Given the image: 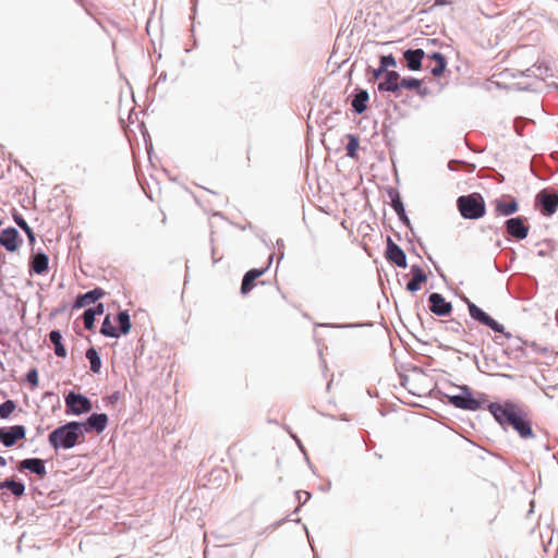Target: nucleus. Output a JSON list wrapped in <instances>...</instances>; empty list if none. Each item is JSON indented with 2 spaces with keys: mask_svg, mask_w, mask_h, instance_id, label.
<instances>
[{
  "mask_svg": "<svg viewBox=\"0 0 558 558\" xmlns=\"http://www.w3.org/2000/svg\"><path fill=\"white\" fill-rule=\"evenodd\" d=\"M211 257H213L214 264H216V263H218L220 260V258L216 257V251H215L214 247L211 248Z\"/></svg>",
  "mask_w": 558,
  "mask_h": 558,
  "instance_id": "obj_50",
  "label": "nucleus"
},
{
  "mask_svg": "<svg viewBox=\"0 0 558 558\" xmlns=\"http://www.w3.org/2000/svg\"><path fill=\"white\" fill-rule=\"evenodd\" d=\"M388 197L390 199V205L396 211L399 220L401 223H403L407 228L410 229L412 235H414V229L412 227V223L407 215L405 207L403 204V201L401 198V195L399 191L395 187H389L387 190Z\"/></svg>",
  "mask_w": 558,
  "mask_h": 558,
  "instance_id": "obj_12",
  "label": "nucleus"
},
{
  "mask_svg": "<svg viewBox=\"0 0 558 558\" xmlns=\"http://www.w3.org/2000/svg\"><path fill=\"white\" fill-rule=\"evenodd\" d=\"M340 418H341L342 421H349V417L347 416V414H342V415L340 416Z\"/></svg>",
  "mask_w": 558,
  "mask_h": 558,
  "instance_id": "obj_57",
  "label": "nucleus"
},
{
  "mask_svg": "<svg viewBox=\"0 0 558 558\" xmlns=\"http://www.w3.org/2000/svg\"><path fill=\"white\" fill-rule=\"evenodd\" d=\"M460 392L449 396V403L457 409L465 411H477L486 408L489 403L487 395L484 392H474L468 385L460 387Z\"/></svg>",
  "mask_w": 558,
  "mask_h": 558,
  "instance_id": "obj_3",
  "label": "nucleus"
},
{
  "mask_svg": "<svg viewBox=\"0 0 558 558\" xmlns=\"http://www.w3.org/2000/svg\"><path fill=\"white\" fill-rule=\"evenodd\" d=\"M279 270V257H277L276 265H275V272L277 274Z\"/></svg>",
  "mask_w": 558,
  "mask_h": 558,
  "instance_id": "obj_55",
  "label": "nucleus"
},
{
  "mask_svg": "<svg viewBox=\"0 0 558 558\" xmlns=\"http://www.w3.org/2000/svg\"><path fill=\"white\" fill-rule=\"evenodd\" d=\"M118 398H119V393H118V392L112 393V395L109 397V401H110V403L116 402V401L118 400Z\"/></svg>",
  "mask_w": 558,
  "mask_h": 558,
  "instance_id": "obj_49",
  "label": "nucleus"
},
{
  "mask_svg": "<svg viewBox=\"0 0 558 558\" xmlns=\"http://www.w3.org/2000/svg\"><path fill=\"white\" fill-rule=\"evenodd\" d=\"M345 156L349 158H357V149L360 147V137L357 134L349 133L345 135Z\"/></svg>",
  "mask_w": 558,
  "mask_h": 558,
  "instance_id": "obj_30",
  "label": "nucleus"
},
{
  "mask_svg": "<svg viewBox=\"0 0 558 558\" xmlns=\"http://www.w3.org/2000/svg\"><path fill=\"white\" fill-rule=\"evenodd\" d=\"M425 58L436 62V65L430 69V73L435 77H440L447 70V58L445 54L438 51L426 53Z\"/></svg>",
  "mask_w": 558,
  "mask_h": 558,
  "instance_id": "obj_24",
  "label": "nucleus"
},
{
  "mask_svg": "<svg viewBox=\"0 0 558 558\" xmlns=\"http://www.w3.org/2000/svg\"><path fill=\"white\" fill-rule=\"evenodd\" d=\"M436 3L437 4H442V3H446V1L445 0H436Z\"/></svg>",
  "mask_w": 558,
  "mask_h": 558,
  "instance_id": "obj_58",
  "label": "nucleus"
},
{
  "mask_svg": "<svg viewBox=\"0 0 558 558\" xmlns=\"http://www.w3.org/2000/svg\"><path fill=\"white\" fill-rule=\"evenodd\" d=\"M331 385H332V378L329 379V381L327 383V390H329L331 388Z\"/></svg>",
  "mask_w": 558,
  "mask_h": 558,
  "instance_id": "obj_56",
  "label": "nucleus"
},
{
  "mask_svg": "<svg viewBox=\"0 0 558 558\" xmlns=\"http://www.w3.org/2000/svg\"><path fill=\"white\" fill-rule=\"evenodd\" d=\"M304 530L306 531L307 537L310 538V534H308V531H307V526H304Z\"/></svg>",
  "mask_w": 558,
  "mask_h": 558,
  "instance_id": "obj_59",
  "label": "nucleus"
},
{
  "mask_svg": "<svg viewBox=\"0 0 558 558\" xmlns=\"http://www.w3.org/2000/svg\"><path fill=\"white\" fill-rule=\"evenodd\" d=\"M25 470L41 478L47 475L46 462L40 458H26L22 460L17 465V471L23 472Z\"/></svg>",
  "mask_w": 558,
  "mask_h": 558,
  "instance_id": "obj_21",
  "label": "nucleus"
},
{
  "mask_svg": "<svg viewBox=\"0 0 558 558\" xmlns=\"http://www.w3.org/2000/svg\"><path fill=\"white\" fill-rule=\"evenodd\" d=\"M29 272L35 275H44L49 269V257L40 248L37 251L32 246V254L29 256Z\"/></svg>",
  "mask_w": 558,
  "mask_h": 558,
  "instance_id": "obj_15",
  "label": "nucleus"
},
{
  "mask_svg": "<svg viewBox=\"0 0 558 558\" xmlns=\"http://www.w3.org/2000/svg\"><path fill=\"white\" fill-rule=\"evenodd\" d=\"M0 489H8L14 497L19 498L25 494V484L12 476L0 482Z\"/></svg>",
  "mask_w": 558,
  "mask_h": 558,
  "instance_id": "obj_25",
  "label": "nucleus"
},
{
  "mask_svg": "<svg viewBox=\"0 0 558 558\" xmlns=\"http://www.w3.org/2000/svg\"><path fill=\"white\" fill-rule=\"evenodd\" d=\"M416 90H417V94H418L421 97H425V96H427V95L430 93V90H429V88H428V87H423L422 85H421V87H420V88H416Z\"/></svg>",
  "mask_w": 558,
  "mask_h": 558,
  "instance_id": "obj_47",
  "label": "nucleus"
},
{
  "mask_svg": "<svg viewBox=\"0 0 558 558\" xmlns=\"http://www.w3.org/2000/svg\"><path fill=\"white\" fill-rule=\"evenodd\" d=\"M445 329L447 331L458 333V335L465 333V329L463 328L462 324L454 318L445 322Z\"/></svg>",
  "mask_w": 558,
  "mask_h": 558,
  "instance_id": "obj_35",
  "label": "nucleus"
},
{
  "mask_svg": "<svg viewBox=\"0 0 558 558\" xmlns=\"http://www.w3.org/2000/svg\"><path fill=\"white\" fill-rule=\"evenodd\" d=\"M104 312L105 305L102 303H96L94 306L86 308L82 315L84 328L86 330H93L96 316L102 315Z\"/></svg>",
  "mask_w": 558,
  "mask_h": 558,
  "instance_id": "obj_23",
  "label": "nucleus"
},
{
  "mask_svg": "<svg viewBox=\"0 0 558 558\" xmlns=\"http://www.w3.org/2000/svg\"><path fill=\"white\" fill-rule=\"evenodd\" d=\"M401 89H402V86H400V83H398L397 88H385L384 93H392L396 95V97H399Z\"/></svg>",
  "mask_w": 558,
  "mask_h": 558,
  "instance_id": "obj_45",
  "label": "nucleus"
},
{
  "mask_svg": "<svg viewBox=\"0 0 558 558\" xmlns=\"http://www.w3.org/2000/svg\"><path fill=\"white\" fill-rule=\"evenodd\" d=\"M78 421H70L56 427L48 435L49 445L56 450H68L85 441Z\"/></svg>",
  "mask_w": 558,
  "mask_h": 558,
  "instance_id": "obj_2",
  "label": "nucleus"
},
{
  "mask_svg": "<svg viewBox=\"0 0 558 558\" xmlns=\"http://www.w3.org/2000/svg\"><path fill=\"white\" fill-rule=\"evenodd\" d=\"M457 163H462V165H465L469 167V172L473 171L475 169V166L474 165H471V163H466L465 161H462V160H450L448 162V168L450 171H457L458 168L456 167Z\"/></svg>",
  "mask_w": 558,
  "mask_h": 558,
  "instance_id": "obj_41",
  "label": "nucleus"
},
{
  "mask_svg": "<svg viewBox=\"0 0 558 558\" xmlns=\"http://www.w3.org/2000/svg\"><path fill=\"white\" fill-rule=\"evenodd\" d=\"M26 436V427L24 425H12L0 427V442L7 447H13L19 440Z\"/></svg>",
  "mask_w": 558,
  "mask_h": 558,
  "instance_id": "obj_13",
  "label": "nucleus"
},
{
  "mask_svg": "<svg viewBox=\"0 0 558 558\" xmlns=\"http://www.w3.org/2000/svg\"><path fill=\"white\" fill-rule=\"evenodd\" d=\"M384 255L386 260L391 265H395L399 268L408 267L405 252L397 243H395L389 235L386 240V250Z\"/></svg>",
  "mask_w": 558,
  "mask_h": 558,
  "instance_id": "obj_10",
  "label": "nucleus"
},
{
  "mask_svg": "<svg viewBox=\"0 0 558 558\" xmlns=\"http://www.w3.org/2000/svg\"><path fill=\"white\" fill-rule=\"evenodd\" d=\"M25 380L32 386V388H35L38 386V371L35 367H32L26 373Z\"/></svg>",
  "mask_w": 558,
  "mask_h": 558,
  "instance_id": "obj_39",
  "label": "nucleus"
},
{
  "mask_svg": "<svg viewBox=\"0 0 558 558\" xmlns=\"http://www.w3.org/2000/svg\"><path fill=\"white\" fill-rule=\"evenodd\" d=\"M283 257H284V254H283V252H281V255H280L281 260L283 259Z\"/></svg>",
  "mask_w": 558,
  "mask_h": 558,
  "instance_id": "obj_61",
  "label": "nucleus"
},
{
  "mask_svg": "<svg viewBox=\"0 0 558 558\" xmlns=\"http://www.w3.org/2000/svg\"><path fill=\"white\" fill-rule=\"evenodd\" d=\"M197 2L198 0H191V3H192V16L191 19H194L195 14H196V8H197Z\"/></svg>",
  "mask_w": 558,
  "mask_h": 558,
  "instance_id": "obj_48",
  "label": "nucleus"
},
{
  "mask_svg": "<svg viewBox=\"0 0 558 558\" xmlns=\"http://www.w3.org/2000/svg\"><path fill=\"white\" fill-rule=\"evenodd\" d=\"M498 375L501 376V377L508 378V379H512L513 378V376L510 375V374H498Z\"/></svg>",
  "mask_w": 558,
  "mask_h": 558,
  "instance_id": "obj_54",
  "label": "nucleus"
},
{
  "mask_svg": "<svg viewBox=\"0 0 558 558\" xmlns=\"http://www.w3.org/2000/svg\"><path fill=\"white\" fill-rule=\"evenodd\" d=\"M22 243V239L16 228L8 227L0 232V245L8 252H16Z\"/></svg>",
  "mask_w": 558,
  "mask_h": 558,
  "instance_id": "obj_16",
  "label": "nucleus"
},
{
  "mask_svg": "<svg viewBox=\"0 0 558 558\" xmlns=\"http://www.w3.org/2000/svg\"><path fill=\"white\" fill-rule=\"evenodd\" d=\"M294 494L296 500L299 501L298 507L293 511L294 513H296L300 511L301 506L304 505L312 497V495L307 490H296Z\"/></svg>",
  "mask_w": 558,
  "mask_h": 558,
  "instance_id": "obj_37",
  "label": "nucleus"
},
{
  "mask_svg": "<svg viewBox=\"0 0 558 558\" xmlns=\"http://www.w3.org/2000/svg\"><path fill=\"white\" fill-rule=\"evenodd\" d=\"M535 205L545 217L553 216L558 209V192L541 190L535 196Z\"/></svg>",
  "mask_w": 558,
  "mask_h": 558,
  "instance_id": "obj_7",
  "label": "nucleus"
},
{
  "mask_svg": "<svg viewBox=\"0 0 558 558\" xmlns=\"http://www.w3.org/2000/svg\"><path fill=\"white\" fill-rule=\"evenodd\" d=\"M411 280L407 283L405 290L410 293H415L421 290L422 284L428 279L427 274L424 271L422 266L413 264L410 267Z\"/></svg>",
  "mask_w": 558,
  "mask_h": 558,
  "instance_id": "obj_20",
  "label": "nucleus"
},
{
  "mask_svg": "<svg viewBox=\"0 0 558 558\" xmlns=\"http://www.w3.org/2000/svg\"><path fill=\"white\" fill-rule=\"evenodd\" d=\"M428 308L434 315L444 317L452 313L453 306L441 293L432 292L428 295Z\"/></svg>",
  "mask_w": 558,
  "mask_h": 558,
  "instance_id": "obj_14",
  "label": "nucleus"
},
{
  "mask_svg": "<svg viewBox=\"0 0 558 558\" xmlns=\"http://www.w3.org/2000/svg\"><path fill=\"white\" fill-rule=\"evenodd\" d=\"M423 81L413 76H405L400 80V86L405 89L413 90L420 88Z\"/></svg>",
  "mask_w": 558,
  "mask_h": 558,
  "instance_id": "obj_34",
  "label": "nucleus"
},
{
  "mask_svg": "<svg viewBox=\"0 0 558 558\" xmlns=\"http://www.w3.org/2000/svg\"><path fill=\"white\" fill-rule=\"evenodd\" d=\"M85 356L89 362L90 371L95 374L100 373L102 362L98 351L94 347H89L85 352Z\"/></svg>",
  "mask_w": 558,
  "mask_h": 558,
  "instance_id": "obj_29",
  "label": "nucleus"
},
{
  "mask_svg": "<svg viewBox=\"0 0 558 558\" xmlns=\"http://www.w3.org/2000/svg\"><path fill=\"white\" fill-rule=\"evenodd\" d=\"M386 68H383L380 64L376 69L368 68V73L371 74V81H377L380 77H385Z\"/></svg>",
  "mask_w": 558,
  "mask_h": 558,
  "instance_id": "obj_40",
  "label": "nucleus"
},
{
  "mask_svg": "<svg viewBox=\"0 0 558 558\" xmlns=\"http://www.w3.org/2000/svg\"><path fill=\"white\" fill-rule=\"evenodd\" d=\"M523 345L524 344H522V342H520V344L514 348L513 351L517 352V357H525L526 356V352H525Z\"/></svg>",
  "mask_w": 558,
  "mask_h": 558,
  "instance_id": "obj_44",
  "label": "nucleus"
},
{
  "mask_svg": "<svg viewBox=\"0 0 558 558\" xmlns=\"http://www.w3.org/2000/svg\"><path fill=\"white\" fill-rule=\"evenodd\" d=\"M379 64L388 71L389 68H395L397 65V60L392 53L383 54L379 58Z\"/></svg>",
  "mask_w": 558,
  "mask_h": 558,
  "instance_id": "obj_36",
  "label": "nucleus"
},
{
  "mask_svg": "<svg viewBox=\"0 0 558 558\" xmlns=\"http://www.w3.org/2000/svg\"><path fill=\"white\" fill-rule=\"evenodd\" d=\"M457 208L461 217L468 220H477L486 214L484 197L477 192L459 196Z\"/></svg>",
  "mask_w": 558,
  "mask_h": 558,
  "instance_id": "obj_4",
  "label": "nucleus"
},
{
  "mask_svg": "<svg viewBox=\"0 0 558 558\" xmlns=\"http://www.w3.org/2000/svg\"><path fill=\"white\" fill-rule=\"evenodd\" d=\"M401 78L402 77L400 76L399 72L396 70H388L383 81L378 83L377 89L380 93H384L385 88H397V84L400 83Z\"/></svg>",
  "mask_w": 558,
  "mask_h": 558,
  "instance_id": "obj_26",
  "label": "nucleus"
},
{
  "mask_svg": "<svg viewBox=\"0 0 558 558\" xmlns=\"http://www.w3.org/2000/svg\"><path fill=\"white\" fill-rule=\"evenodd\" d=\"M470 317L477 322L478 324L486 326L492 329L494 332L501 333L505 338L511 339L512 333L506 331L505 326L493 318L488 313H486L483 308L477 306L475 303L470 301L468 298L464 299Z\"/></svg>",
  "mask_w": 558,
  "mask_h": 558,
  "instance_id": "obj_5",
  "label": "nucleus"
},
{
  "mask_svg": "<svg viewBox=\"0 0 558 558\" xmlns=\"http://www.w3.org/2000/svg\"><path fill=\"white\" fill-rule=\"evenodd\" d=\"M519 76L531 77V76H537V74L535 73V70L533 68H530L524 71H517V73L512 74V77H519Z\"/></svg>",
  "mask_w": 558,
  "mask_h": 558,
  "instance_id": "obj_42",
  "label": "nucleus"
},
{
  "mask_svg": "<svg viewBox=\"0 0 558 558\" xmlns=\"http://www.w3.org/2000/svg\"><path fill=\"white\" fill-rule=\"evenodd\" d=\"M519 210V203L515 198L511 197L510 201L504 198H496L495 211L498 216L509 217Z\"/></svg>",
  "mask_w": 558,
  "mask_h": 558,
  "instance_id": "obj_22",
  "label": "nucleus"
},
{
  "mask_svg": "<svg viewBox=\"0 0 558 558\" xmlns=\"http://www.w3.org/2000/svg\"><path fill=\"white\" fill-rule=\"evenodd\" d=\"M7 465V459L2 456H0V466Z\"/></svg>",
  "mask_w": 558,
  "mask_h": 558,
  "instance_id": "obj_52",
  "label": "nucleus"
},
{
  "mask_svg": "<svg viewBox=\"0 0 558 558\" xmlns=\"http://www.w3.org/2000/svg\"><path fill=\"white\" fill-rule=\"evenodd\" d=\"M505 367L506 368H511V365L510 364H506Z\"/></svg>",
  "mask_w": 558,
  "mask_h": 558,
  "instance_id": "obj_62",
  "label": "nucleus"
},
{
  "mask_svg": "<svg viewBox=\"0 0 558 558\" xmlns=\"http://www.w3.org/2000/svg\"><path fill=\"white\" fill-rule=\"evenodd\" d=\"M545 242H546L547 244H550V243H551V240H545Z\"/></svg>",
  "mask_w": 558,
  "mask_h": 558,
  "instance_id": "obj_63",
  "label": "nucleus"
},
{
  "mask_svg": "<svg viewBox=\"0 0 558 558\" xmlns=\"http://www.w3.org/2000/svg\"><path fill=\"white\" fill-rule=\"evenodd\" d=\"M100 333L108 338H114L118 339L119 333L117 327L112 325L111 322V315L107 314L102 320L101 327H100Z\"/></svg>",
  "mask_w": 558,
  "mask_h": 558,
  "instance_id": "obj_32",
  "label": "nucleus"
},
{
  "mask_svg": "<svg viewBox=\"0 0 558 558\" xmlns=\"http://www.w3.org/2000/svg\"><path fill=\"white\" fill-rule=\"evenodd\" d=\"M537 255H538V256H541V257H545V256H547V255H548V253H547L546 251H544V250H539V251L537 252Z\"/></svg>",
  "mask_w": 558,
  "mask_h": 558,
  "instance_id": "obj_51",
  "label": "nucleus"
},
{
  "mask_svg": "<svg viewBox=\"0 0 558 558\" xmlns=\"http://www.w3.org/2000/svg\"><path fill=\"white\" fill-rule=\"evenodd\" d=\"M16 403L14 400L8 399L0 403V418L8 420L11 414L15 411Z\"/></svg>",
  "mask_w": 558,
  "mask_h": 558,
  "instance_id": "obj_33",
  "label": "nucleus"
},
{
  "mask_svg": "<svg viewBox=\"0 0 558 558\" xmlns=\"http://www.w3.org/2000/svg\"><path fill=\"white\" fill-rule=\"evenodd\" d=\"M49 341L53 345L54 354L58 357H65L66 356V349L64 344L62 343V333L59 329H53L48 335Z\"/></svg>",
  "mask_w": 558,
  "mask_h": 558,
  "instance_id": "obj_27",
  "label": "nucleus"
},
{
  "mask_svg": "<svg viewBox=\"0 0 558 558\" xmlns=\"http://www.w3.org/2000/svg\"><path fill=\"white\" fill-rule=\"evenodd\" d=\"M312 549H314V547H313V546H312ZM313 551H315V550H313ZM314 558H317L316 553H314Z\"/></svg>",
  "mask_w": 558,
  "mask_h": 558,
  "instance_id": "obj_64",
  "label": "nucleus"
},
{
  "mask_svg": "<svg viewBox=\"0 0 558 558\" xmlns=\"http://www.w3.org/2000/svg\"><path fill=\"white\" fill-rule=\"evenodd\" d=\"M369 94L366 89L355 88L350 95V104L354 114H362L368 108Z\"/></svg>",
  "mask_w": 558,
  "mask_h": 558,
  "instance_id": "obj_19",
  "label": "nucleus"
},
{
  "mask_svg": "<svg viewBox=\"0 0 558 558\" xmlns=\"http://www.w3.org/2000/svg\"><path fill=\"white\" fill-rule=\"evenodd\" d=\"M505 229L509 238L522 241L529 235L530 226L526 223L525 217L517 216L505 221Z\"/></svg>",
  "mask_w": 558,
  "mask_h": 558,
  "instance_id": "obj_8",
  "label": "nucleus"
},
{
  "mask_svg": "<svg viewBox=\"0 0 558 558\" xmlns=\"http://www.w3.org/2000/svg\"><path fill=\"white\" fill-rule=\"evenodd\" d=\"M375 456H376L378 459H381V454H379V453H377V452H376V453H375Z\"/></svg>",
  "mask_w": 558,
  "mask_h": 558,
  "instance_id": "obj_60",
  "label": "nucleus"
},
{
  "mask_svg": "<svg viewBox=\"0 0 558 558\" xmlns=\"http://www.w3.org/2000/svg\"><path fill=\"white\" fill-rule=\"evenodd\" d=\"M404 66L410 71H420L423 68V60L426 52L422 48H409L402 53Z\"/></svg>",
  "mask_w": 558,
  "mask_h": 558,
  "instance_id": "obj_17",
  "label": "nucleus"
},
{
  "mask_svg": "<svg viewBox=\"0 0 558 558\" xmlns=\"http://www.w3.org/2000/svg\"><path fill=\"white\" fill-rule=\"evenodd\" d=\"M13 219H14V222L25 232L27 240H28V244L31 246H34V244L36 242V235L34 233L33 229L27 223V221L20 214H15L13 216Z\"/></svg>",
  "mask_w": 558,
  "mask_h": 558,
  "instance_id": "obj_31",
  "label": "nucleus"
},
{
  "mask_svg": "<svg viewBox=\"0 0 558 558\" xmlns=\"http://www.w3.org/2000/svg\"><path fill=\"white\" fill-rule=\"evenodd\" d=\"M320 364H322L323 371L325 373L328 369L326 361L322 359Z\"/></svg>",
  "mask_w": 558,
  "mask_h": 558,
  "instance_id": "obj_53",
  "label": "nucleus"
},
{
  "mask_svg": "<svg viewBox=\"0 0 558 558\" xmlns=\"http://www.w3.org/2000/svg\"><path fill=\"white\" fill-rule=\"evenodd\" d=\"M83 436L88 433H102L108 425V415L106 413H92L85 421H78Z\"/></svg>",
  "mask_w": 558,
  "mask_h": 558,
  "instance_id": "obj_11",
  "label": "nucleus"
},
{
  "mask_svg": "<svg viewBox=\"0 0 558 558\" xmlns=\"http://www.w3.org/2000/svg\"><path fill=\"white\" fill-rule=\"evenodd\" d=\"M284 428H286V429H287V432L291 435V437H292L293 439H295L296 445H298V446H299V448L304 452V451H305V449H304V446L302 445L301 440H300L295 435H293V434L291 433V430H290V428H289V427H284Z\"/></svg>",
  "mask_w": 558,
  "mask_h": 558,
  "instance_id": "obj_46",
  "label": "nucleus"
},
{
  "mask_svg": "<svg viewBox=\"0 0 558 558\" xmlns=\"http://www.w3.org/2000/svg\"><path fill=\"white\" fill-rule=\"evenodd\" d=\"M487 410L504 430L511 427L522 439L535 437L527 414L513 401L506 400L502 403L489 402Z\"/></svg>",
  "mask_w": 558,
  "mask_h": 558,
  "instance_id": "obj_1",
  "label": "nucleus"
},
{
  "mask_svg": "<svg viewBox=\"0 0 558 558\" xmlns=\"http://www.w3.org/2000/svg\"><path fill=\"white\" fill-rule=\"evenodd\" d=\"M65 413L68 415H82L89 413L93 409L92 401L83 393L70 391L64 397Z\"/></svg>",
  "mask_w": 558,
  "mask_h": 558,
  "instance_id": "obj_6",
  "label": "nucleus"
},
{
  "mask_svg": "<svg viewBox=\"0 0 558 558\" xmlns=\"http://www.w3.org/2000/svg\"><path fill=\"white\" fill-rule=\"evenodd\" d=\"M517 340H518L519 342H522V344H525V345H527V347L532 348V349H533V351H534V352H536V353H539V354H546V353H548V348H547V347H542V345L537 344V343H536V342H534V341H531V342H529V341H524V340H522L520 337H517Z\"/></svg>",
  "mask_w": 558,
  "mask_h": 558,
  "instance_id": "obj_38",
  "label": "nucleus"
},
{
  "mask_svg": "<svg viewBox=\"0 0 558 558\" xmlns=\"http://www.w3.org/2000/svg\"><path fill=\"white\" fill-rule=\"evenodd\" d=\"M116 322L119 325V327L117 328L119 337L126 336L132 328L131 317H130L129 312L126 310L119 311V313L116 316Z\"/></svg>",
  "mask_w": 558,
  "mask_h": 558,
  "instance_id": "obj_28",
  "label": "nucleus"
},
{
  "mask_svg": "<svg viewBox=\"0 0 558 558\" xmlns=\"http://www.w3.org/2000/svg\"><path fill=\"white\" fill-rule=\"evenodd\" d=\"M106 294L105 290L97 287L85 293H80L76 295L72 308L80 310L89 304H96L98 300H100Z\"/></svg>",
  "mask_w": 558,
  "mask_h": 558,
  "instance_id": "obj_18",
  "label": "nucleus"
},
{
  "mask_svg": "<svg viewBox=\"0 0 558 558\" xmlns=\"http://www.w3.org/2000/svg\"><path fill=\"white\" fill-rule=\"evenodd\" d=\"M472 359H473V360H474V362H475L476 368H477L481 373H485V368H489V363H488V361H487V357H485L484 367H483V366H481L480 361H478V359H477V356H476L475 354L472 356Z\"/></svg>",
  "mask_w": 558,
  "mask_h": 558,
  "instance_id": "obj_43",
  "label": "nucleus"
},
{
  "mask_svg": "<svg viewBox=\"0 0 558 558\" xmlns=\"http://www.w3.org/2000/svg\"><path fill=\"white\" fill-rule=\"evenodd\" d=\"M274 256V253L269 254L267 265L265 267L252 268L244 274L240 289L242 295H247L253 290L255 287V281L262 277L270 267Z\"/></svg>",
  "mask_w": 558,
  "mask_h": 558,
  "instance_id": "obj_9",
  "label": "nucleus"
}]
</instances>
